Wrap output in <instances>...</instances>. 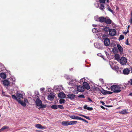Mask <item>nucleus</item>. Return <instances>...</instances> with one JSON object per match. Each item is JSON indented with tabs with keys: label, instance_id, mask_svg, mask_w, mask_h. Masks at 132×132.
Instances as JSON below:
<instances>
[{
	"label": "nucleus",
	"instance_id": "1",
	"mask_svg": "<svg viewBox=\"0 0 132 132\" xmlns=\"http://www.w3.org/2000/svg\"><path fill=\"white\" fill-rule=\"evenodd\" d=\"M12 97L13 99H15L18 103L20 104L21 105L23 106H25L26 105V103H28V101L27 99L24 98V101H23L20 100L17 98V96H15L14 95H12Z\"/></svg>",
	"mask_w": 132,
	"mask_h": 132
},
{
	"label": "nucleus",
	"instance_id": "2",
	"mask_svg": "<svg viewBox=\"0 0 132 132\" xmlns=\"http://www.w3.org/2000/svg\"><path fill=\"white\" fill-rule=\"evenodd\" d=\"M121 88L120 86L114 85L111 87V90L113 91L114 93H118L120 92V89Z\"/></svg>",
	"mask_w": 132,
	"mask_h": 132
},
{
	"label": "nucleus",
	"instance_id": "3",
	"mask_svg": "<svg viewBox=\"0 0 132 132\" xmlns=\"http://www.w3.org/2000/svg\"><path fill=\"white\" fill-rule=\"evenodd\" d=\"M78 81L76 80H71L68 82V84L70 85L74 86L76 85Z\"/></svg>",
	"mask_w": 132,
	"mask_h": 132
},
{
	"label": "nucleus",
	"instance_id": "4",
	"mask_svg": "<svg viewBox=\"0 0 132 132\" xmlns=\"http://www.w3.org/2000/svg\"><path fill=\"white\" fill-rule=\"evenodd\" d=\"M120 64L123 65L126 63L127 60L126 58L125 57H122L121 58L119 61Z\"/></svg>",
	"mask_w": 132,
	"mask_h": 132
},
{
	"label": "nucleus",
	"instance_id": "5",
	"mask_svg": "<svg viewBox=\"0 0 132 132\" xmlns=\"http://www.w3.org/2000/svg\"><path fill=\"white\" fill-rule=\"evenodd\" d=\"M117 45L119 53L121 54H123V49L122 47L119 44H117Z\"/></svg>",
	"mask_w": 132,
	"mask_h": 132
},
{
	"label": "nucleus",
	"instance_id": "6",
	"mask_svg": "<svg viewBox=\"0 0 132 132\" xmlns=\"http://www.w3.org/2000/svg\"><path fill=\"white\" fill-rule=\"evenodd\" d=\"M116 34H105L103 36V37H109L112 38V37L116 35Z\"/></svg>",
	"mask_w": 132,
	"mask_h": 132
},
{
	"label": "nucleus",
	"instance_id": "7",
	"mask_svg": "<svg viewBox=\"0 0 132 132\" xmlns=\"http://www.w3.org/2000/svg\"><path fill=\"white\" fill-rule=\"evenodd\" d=\"M70 121H62L61 123L62 125L63 126H67L70 125Z\"/></svg>",
	"mask_w": 132,
	"mask_h": 132
},
{
	"label": "nucleus",
	"instance_id": "8",
	"mask_svg": "<svg viewBox=\"0 0 132 132\" xmlns=\"http://www.w3.org/2000/svg\"><path fill=\"white\" fill-rule=\"evenodd\" d=\"M104 43L105 46H108L110 44V40L108 38H106L104 40Z\"/></svg>",
	"mask_w": 132,
	"mask_h": 132
},
{
	"label": "nucleus",
	"instance_id": "9",
	"mask_svg": "<svg viewBox=\"0 0 132 132\" xmlns=\"http://www.w3.org/2000/svg\"><path fill=\"white\" fill-rule=\"evenodd\" d=\"M36 105L38 106H41L42 105V101L39 99H37L35 102Z\"/></svg>",
	"mask_w": 132,
	"mask_h": 132
},
{
	"label": "nucleus",
	"instance_id": "10",
	"mask_svg": "<svg viewBox=\"0 0 132 132\" xmlns=\"http://www.w3.org/2000/svg\"><path fill=\"white\" fill-rule=\"evenodd\" d=\"M3 84L4 85L8 86L10 85V81L7 79L3 81Z\"/></svg>",
	"mask_w": 132,
	"mask_h": 132
},
{
	"label": "nucleus",
	"instance_id": "11",
	"mask_svg": "<svg viewBox=\"0 0 132 132\" xmlns=\"http://www.w3.org/2000/svg\"><path fill=\"white\" fill-rule=\"evenodd\" d=\"M77 90L80 92H83L84 90V88L81 86H79L77 87Z\"/></svg>",
	"mask_w": 132,
	"mask_h": 132
},
{
	"label": "nucleus",
	"instance_id": "12",
	"mask_svg": "<svg viewBox=\"0 0 132 132\" xmlns=\"http://www.w3.org/2000/svg\"><path fill=\"white\" fill-rule=\"evenodd\" d=\"M83 86L86 89H90V87L88 84L86 82L83 83Z\"/></svg>",
	"mask_w": 132,
	"mask_h": 132
},
{
	"label": "nucleus",
	"instance_id": "13",
	"mask_svg": "<svg viewBox=\"0 0 132 132\" xmlns=\"http://www.w3.org/2000/svg\"><path fill=\"white\" fill-rule=\"evenodd\" d=\"M16 95L18 100H21V99H22L23 98V95L19 93H17L16 94Z\"/></svg>",
	"mask_w": 132,
	"mask_h": 132
},
{
	"label": "nucleus",
	"instance_id": "14",
	"mask_svg": "<svg viewBox=\"0 0 132 132\" xmlns=\"http://www.w3.org/2000/svg\"><path fill=\"white\" fill-rule=\"evenodd\" d=\"M67 96L68 98L71 100L73 99L75 97V95L72 94H69L67 95Z\"/></svg>",
	"mask_w": 132,
	"mask_h": 132
},
{
	"label": "nucleus",
	"instance_id": "15",
	"mask_svg": "<svg viewBox=\"0 0 132 132\" xmlns=\"http://www.w3.org/2000/svg\"><path fill=\"white\" fill-rule=\"evenodd\" d=\"M54 95L53 94H49L47 97L48 100L50 101H52L54 99Z\"/></svg>",
	"mask_w": 132,
	"mask_h": 132
},
{
	"label": "nucleus",
	"instance_id": "16",
	"mask_svg": "<svg viewBox=\"0 0 132 132\" xmlns=\"http://www.w3.org/2000/svg\"><path fill=\"white\" fill-rule=\"evenodd\" d=\"M106 18L103 16H101L98 18V21L99 22L102 23L105 22Z\"/></svg>",
	"mask_w": 132,
	"mask_h": 132
},
{
	"label": "nucleus",
	"instance_id": "17",
	"mask_svg": "<svg viewBox=\"0 0 132 132\" xmlns=\"http://www.w3.org/2000/svg\"><path fill=\"white\" fill-rule=\"evenodd\" d=\"M58 97L61 98H64L65 97V94L63 92H61L59 93Z\"/></svg>",
	"mask_w": 132,
	"mask_h": 132
},
{
	"label": "nucleus",
	"instance_id": "18",
	"mask_svg": "<svg viewBox=\"0 0 132 132\" xmlns=\"http://www.w3.org/2000/svg\"><path fill=\"white\" fill-rule=\"evenodd\" d=\"M35 127L38 128L40 129H43L45 128V127L43 126L40 124H36L35 125Z\"/></svg>",
	"mask_w": 132,
	"mask_h": 132
},
{
	"label": "nucleus",
	"instance_id": "19",
	"mask_svg": "<svg viewBox=\"0 0 132 132\" xmlns=\"http://www.w3.org/2000/svg\"><path fill=\"white\" fill-rule=\"evenodd\" d=\"M129 71V69L128 68H126L124 69L123 71V73L125 75H127L128 74Z\"/></svg>",
	"mask_w": 132,
	"mask_h": 132
},
{
	"label": "nucleus",
	"instance_id": "20",
	"mask_svg": "<svg viewBox=\"0 0 132 132\" xmlns=\"http://www.w3.org/2000/svg\"><path fill=\"white\" fill-rule=\"evenodd\" d=\"M112 22V21L111 19H106V18L105 22L107 24H110Z\"/></svg>",
	"mask_w": 132,
	"mask_h": 132
},
{
	"label": "nucleus",
	"instance_id": "21",
	"mask_svg": "<svg viewBox=\"0 0 132 132\" xmlns=\"http://www.w3.org/2000/svg\"><path fill=\"white\" fill-rule=\"evenodd\" d=\"M84 108L85 109H86L89 111L92 110H93V108H92L88 106L87 105L84 106Z\"/></svg>",
	"mask_w": 132,
	"mask_h": 132
},
{
	"label": "nucleus",
	"instance_id": "22",
	"mask_svg": "<svg viewBox=\"0 0 132 132\" xmlns=\"http://www.w3.org/2000/svg\"><path fill=\"white\" fill-rule=\"evenodd\" d=\"M107 6L108 7L107 8V10L110 11L113 14L114 13V12L111 9V7H110L109 5H107Z\"/></svg>",
	"mask_w": 132,
	"mask_h": 132
},
{
	"label": "nucleus",
	"instance_id": "23",
	"mask_svg": "<svg viewBox=\"0 0 132 132\" xmlns=\"http://www.w3.org/2000/svg\"><path fill=\"white\" fill-rule=\"evenodd\" d=\"M0 76L2 78L5 79L6 77V76L5 73H1L0 74Z\"/></svg>",
	"mask_w": 132,
	"mask_h": 132
},
{
	"label": "nucleus",
	"instance_id": "24",
	"mask_svg": "<svg viewBox=\"0 0 132 132\" xmlns=\"http://www.w3.org/2000/svg\"><path fill=\"white\" fill-rule=\"evenodd\" d=\"M115 57L116 60L118 61H119L120 60V57L119 55L118 54H116L115 55Z\"/></svg>",
	"mask_w": 132,
	"mask_h": 132
},
{
	"label": "nucleus",
	"instance_id": "25",
	"mask_svg": "<svg viewBox=\"0 0 132 132\" xmlns=\"http://www.w3.org/2000/svg\"><path fill=\"white\" fill-rule=\"evenodd\" d=\"M119 113L120 114H127L128 113V112H127L126 110H123L122 111L119 112Z\"/></svg>",
	"mask_w": 132,
	"mask_h": 132
},
{
	"label": "nucleus",
	"instance_id": "26",
	"mask_svg": "<svg viewBox=\"0 0 132 132\" xmlns=\"http://www.w3.org/2000/svg\"><path fill=\"white\" fill-rule=\"evenodd\" d=\"M100 9L101 10H103L104 9V5L103 4H101L100 5V6L99 7Z\"/></svg>",
	"mask_w": 132,
	"mask_h": 132
},
{
	"label": "nucleus",
	"instance_id": "27",
	"mask_svg": "<svg viewBox=\"0 0 132 132\" xmlns=\"http://www.w3.org/2000/svg\"><path fill=\"white\" fill-rule=\"evenodd\" d=\"M111 32V33H112V32L116 33L115 29H110L109 33H110Z\"/></svg>",
	"mask_w": 132,
	"mask_h": 132
},
{
	"label": "nucleus",
	"instance_id": "28",
	"mask_svg": "<svg viewBox=\"0 0 132 132\" xmlns=\"http://www.w3.org/2000/svg\"><path fill=\"white\" fill-rule=\"evenodd\" d=\"M51 108L52 109H57L58 107L56 105H53L51 106Z\"/></svg>",
	"mask_w": 132,
	"mask_h": 132
},
{
	"label": "nucleus",
	"instance_id": "29",
	"mask_svg": "<svg viewBox=\"0 0 132 132\" xmlns=\"http://www.w3.org/2000/svg\"><path fill=\"white\" fill-rule=\"evenodd\" d=\"M70 121V125H74V124H76L77 123V121Z\"/></svg>",
	"mask_w": 132,
	"mask_h": 132
},
{
	"label": "nucleus",
	"instance_id": "30",
	"mask_svg": "<svg viewBox=\"0 0 132 132\" xmlns=\"http://www.w3.org/2000/svg\"><path fill=\"white\" fill-rule=\"evenodd\" d=\"M109 29H110L109 28V27H105L104 28V30L106 32H109Z\"/></svg>",
	"mask_w": 132,
	"mask_h": 132
},
{
	"label": "nucleus",
	"instance_id": "31",
	"mask_svg": "<svg viewBox=\"0 0 132 132\" xmlns=\"http://www.w3.org/2000/svg\"><path fill=\"white\" fill-rule=\"evenodd\" d=\"M93 33H97L98 32V30L97 28H94L92 29Z\"/></svg>",
	"mask_w": 132,
	"mask_h": 132
},
{
	"label": "nucleus",
	"instance_id": "32",
	"mask_svg": "<svg viewBox=\"0 0 132 132\" xmlns=\"http://www.w3.org/2000/svg\"><path fill=\"white\" fill-rule=\"evenodd\" d=\"M59 102L60 104H62L65 103V100L64 99H60L59 100Z\"/></svg>",
	"mask_w": 132,
	"mask_h": 132
},
{
	"label": "nucleus",
	"instance_id": "33",
	"mask_svg": "<svg viewBox=\"0 0 132 132\" xmlns=\"http://www.w3.org/2000/svg\"><path fill=\"white\" fill-rule=\"evenodd\" d=\"M85 79L84 78H83L81 79L80 81V83L81 84L85 82Z\"/></svg>",
	"mask_w": 132,
	"mask_h": 132
},
{
	"label": "nucleus",
	"instance_id": "34",
	"mask_svg": "<svg viewBox=\"0 0 132 132\" xmlns=\"http://www.w3.org/2000/svg\"><path fill=\"white\" fill-rule=\"evenodd\" d=\"M124 37L123 35H121L120 36L119 38V40H122L124 39Z\"/></svg>",
	"mask_w": 132,
	"mask_h": 132
},
{
	"label": "nucleus",
	"instance_id": "35",
	"mask_svg": "<svg viewBox=\"0 0 132 132\" xmlns=\"http://www.w3.org/2000/svg\"><path fill=\"white\" fill-rule=\"evenodd\" d=\"M2 128H3L4 130L9 128V127L7 126H3L2 127Z\"/></svg>",
	"mask_w": 132,
	"mask_h": 132
},
{
	"label": "nucleus",
	"instance_id": "36",
	"mask_svg": "<svg viewBox=\"0 0 132 132\" xmlns=\"http://www.w3.org/2000/svg\"><path fill=\"white\" fill-rule=\"evenodd\" d=\"M69 116L70 118L73 119H75L76 118V116Z\"/></svg>",
	"mask_w": 132,
	"mask_h": 132
},
{
	"label": "nucleus",
	"instance_id": "37",
	"mask_svg": "<svg viewBox=\"0 0 132 132\" xmlns=\"http://www.w3.org/2000/svg\"><path fill=\"white\" fill-rule=\"evenodd\" d=\"M57 107L58 108H60V109H64V107L63 106V105H57Z\"/></svg>",
	"mask_w": 132,
	"mask_h": 132
},
{
	"label": "nucleus",
	"instance_id": "38",
	"mask_svg": "<svg viewBox=\"0 0 132 132\" xmlns=\"http://www.w3.org/2000/svg\"><path fill=\"white\" fill-rule=\"evenodd\" d=\"M82 118L80 117L76 116V118H75V119L81 120Z\"/></svg>",
	"mask_w": 132,
	"mask_h": 132
},
{
	"label": "nucleus",
	"instance_id": "39",
	"mask_svg": "<svg viewBox=\"0 0 132 132\" xmlns=\"http://www.w3.org/2000/svg\"><path fill=\"white\" fill-rule=\"evenodd\" d=\"M100 3H104L105 2V0H99Z\"/></svg>",
	"mask_w": 132,
	"mask_h": 132
},
{
	"label": "nucleus",
	"instance_id": "40",
	"mask_svg": "<svg viewBox=\"0 0 132 132\" xmlns=\"http://www.w3.org/2000/svg\"><path fill=\"white\" fill-rule=\"evenodd\" d=\"M45 88H42L40 89V90L41 91L42 93H43V91L44 90Z\"/></svg>",
	"mask_w": 132,
	"mask_h": 132
},
{
	"label": "nucleus",
	"instance_id": "41",
	"mask_svg": "<svg viewBox=\"0 0 132 132\" xmlns=\"http://www.w3.org/2000/svg\"><path fill=\"white\" fill-rule=\"evenodd\" d=\"M78 97L80 98H84L85 97L83 95H81L78 96Z\"/></svg>",
	"mask_w": 132,
	"mask_h": 132
},
{
	"label": "nucleus",
	"instance_id": "42",
	"mask_svg": "<svg viewBox=\"0 0 132 132\" xmlns=\"http://www.w3.org/2000/svg\"><path fill=\"white\" fill-rule=\"evenodd\" d=\"M84 117L86 119H88V120H90V119L89 118V117L88 116H84Z\"/></svg>",
	"mask_w": 132,
	"mask_h": 132
},
{
	"label": "nucleus",
	"instance_id": "43",
	"mask_svg": "<svg viewBox=\"0 0 132 132\" xmlns=\"http://www.w3.org/2000/svg\"><path fill=\"white\" fill-rule=\"evenodd\" d=\"M129 22L130 23V24L132 23V18H130L129 20Z\"/></svg>",
	"mask_w": 132,
	"mask_h": 132
},
{
	"label": "nucleus",
	"instance_id": "44",
	"mask_svg": "<svg viewBox=\"0 0 132 132\" xmlns=\"http://www.w3.org/2000/svg\"><path fill=\"white\" fill-rule=\"evenodd\" d=\"M130 27V26L129 25L128 27V30L126 32H123V33H128L129 32V31H128V28Z\"/></svg>",
	"mask_w": 132,
	"mask_h": 132
},
{
	"label": "nucleus",
	"instance_id": "45",
	"mask_svg": "<svg viewBox=\"0 0 132 132\" xmlns=\"http://www.w3.org/2000/svg\"><path fill=\"white\" fill-rule=\"evenodd\" d=\"M128 38H127V39L126 42V45H129V44L128 43Z\"/></svg>",
	"mask_w": 132,
	"mask_h": 132
},
{
	"label": "nucleus",
	"instance_id": "46",
	"mask_svg": "<svg viewBox=\"0 0 132 132\" xmlns=\"http://www.w3.org/2000/svg\"><path fill=\"white\" fill-rule=\"evenodd\" d=\"M81 120L84 121V122H85L87 123H88V122L86 120H85V119H84L83 118H82Z\"/></svg>",
	"mask_w": 132,
	"mask_h": 132
},
{
	"label": "nucleus",
	"instance_id": "47",
	"mask_svg": "<svg viewBox=\"0 0 132 132\" xmlns=\"http://www.w3.org/2000/svg\"><path fill=\"white\" fill-rule=\"evenodd\" d=\"M2 96H5V93L4 92H2Z\"/></svg>",
	"mask_w": 132,
	"mask_h": 132
},
{
	"label": "nucleus",
	"instance_id": "48",
	"mask_svg": "<svg viewBox=\"0 0 132 132\" xmlns=\"http://www.w3.org/2000/svg\"><path fill=\"white\" fill-rule=\"evenodd\" d=\"M100 102L102 103V104L103 105H104L105 103H104V102L103 101H100Z\"/></svg>",
	"mask_w": 132,
	"mask_h": 132
},
{
	"label": "nucleus",
	"instance_id": "49",
	"mask_svg": "<svg viewBox=\"0 0 132 132\" xmlns=\"http://www.w3.org/2000/svg\"><path fill=\"white\" fill-rule=\"evenodd\" d=\"M12 79H14V80H13V82H12V84H14V83H15V79L14 78H12Z\"/></svg>",
	"mask_w": 132,
	"mask_h": 132
},
{
	"label": "nucleus",
	"instance_id": "50",
	"mask_svg": "<svg viewBox=\"0 0 132 132\" xmlns=\"http://www.w3.org/2000/svg\"><path fill=\"white\" fill-rule=\"evenodd\" d=\"M88 100H89V101H90L91 102H92L93 101L91 99L89 98H88Z\"/></svg>",
	"mask_w": 132,
	"mask_h": 132
},
{
	"label": "nucleus",
	"instance_id": "51",
	"mask_svg": "<svg viewBox=\"0 0 132 132\" xmlns=\"http://www.w3.org/2000/svg\"><path fill=\"white\" fill-rule=\"evenodd\" d=\"M4 130L3 128L2 127L0 129V132L4 131Z\"/></svg>",
	"mask_w": 132,
	"mask_h": 132
},
{
	"label": "nucleus",
	"instance_id": "52",
	"mask_svg": "<svg viewBox=\"0 0 132 132\" xmlns=\"http://www.w3.org/2000/svg\"><path fill=\"white\" fill-rule=\"evenodd\" d=\"M58 87V86H54V88L55 89H57Z\"/></svg>",
	"mask_w": 132,
	"mask_h": 132
},
{
	"label": "nucleus",
	"instance_id": "53",
	"mask_svg": "<svg viewBox=\"0 0 132 132\" xmlns=\"http://www.w3.org/2000/svg\"><path fill=\"white\" fill-rule=\"evenodd\" d=\"M130 84L131 85H132V78L130 79Z\"/></svg>",
	"mask_w": 132,
	"mask_h": 132
},
{
	"label": "nucleus",
	"instance_id": "54",
	"mask_svg": "<svg viewBox=\"0 0 132 132\" xmlns=\"http://www.w3.org/2000/svg\"><path fill=\"white\" fill-rule=\"evenodd\" d=\"M101 108L103 109H105V108L103 106H101Z\"/></svg>",
	"mask_w": 132,
	"mask_h": 132
},
{
	"label": "nucleus",
	"instance_id": "55",
	"mask_svg": "<svg viewBox=\"0 0 132 132\" xmlns=\"http://www.w3.org/2000/svg\"><path fill=\"white\" fill-rule=\"evenodd\" d=\"M114 68H116V69H118V67L116 66H114Z\"/></svg>",
	"mask_w": 132,
	"mask_h": 132
},
{
	"label": "nucleus",
	"instance_id": "56",
	"mask_svg": "<svg viewBox=\"0 0 132 132\" xmlns=\"http://www.w3.org/2000/svg\"><path fill=\"white\" fill-rule=\"evenodd\" d=\"M79 115L80 116L83 117H84V116H84V115H82V114H79Z\"/></svg>",
	"mask_w": 132,
	"mask_h": 132
},
{
	"label": "nucleus",
	"instance_id": "57",
	"mask_svg": "<svg viewBox=\"0 0 132 132\" xmlns=\"http://www.w3.org/2000/svg\"><path fill=\"white\" fill-rule=\"evenodd\" d=\"M5 96H6L9 97H10V96L8 95H5Z\"/></svg>",
	"mask_w": 132,
	"mask_h": 132
},
{
	"label": "nucleus",
	"instance_id": "58",
	"mask_svg": "<svg viewBox=\"0 0 132 132\" xmlns=\"http://www.w3.org/2000/svg\"><path fill=\"white\" fill-rule=\"evenodd\" d=\"M111 62H110V65L111 67L112 68V67H113L111 66Z\"/></svg>",
	"mask_w": 132,
	"mask_h": 132
},
{
	"label": "nucleus",
	"instance_id": "59",
	"mask_svg": "<svg viewBox=\"0 0 132 132\" xmlns=\"http://www.w3.org/2000/svg\"><path fill=\"white\" fill-rule=\"evenodd\" d=\"M129 95H130V96H132V93H130V94H129Z\"/></svg>",
	"mask_w": 132,
	"mask_h": 132
},
{
	"label": "nucleus",
	"instance_id": "60",
	"mask_svg": "<svg viewBox=\"0 0 132 132\" xmlns=\"http://www.w3.org/2000/svg\"><path fill=\"white\" fill-rule=\"evenodd\" d=\"M108 92H109V94H112V92H108Z\"/></svg>",
	"mask_w": 132,
	"mask_h": 132
},
{
	"label": "nucleus",
	"instance_id": "61",
	"mask_svg": "<svg viewBox=\"0 0 132 132\" xmlns=\"http://www.w3.org/2000/svg\"><path fill=\"white\" fill-rule=\"evenodd\" d=\"M106 2L107 3H109V0H106Z\"/></svg>",
	"mask_w": 132,
	"mask_h": 132
},
{
	"label": "nucleus",
	"instance_id": "62",
	"mask_svg": "<svg viewBox=\"0 0 132 132\" xmlns=\"http://www.w3.org/2000/svg\"><path fill=\"white\" fill-rule=\"evenodd\" d=\"M131 15H132V10L131 11Z\"/></svg>",
	"mask_w": 132,
	"mask_h": 132
},
{
	"label": "nucleus",
	"instance_id": "63",
	"mask_svg": "<svg viewBox=\"0 0 132 132\" xmlns=\"http://www.w3.org/2000/svg\"><path fill=\"white\" fill-rule=\"evenodd\" d=\"M96 44H94V45L95 46V45H96Z\"/></svg>",
	"mask_w": 132,
	"mask_h": 132
},
{
	"label": "nucleus",
	"instance_id": "64",
	"mask_svg": "<svg viewBox=\"0 0 132 132\" xmlns=\"http://www.w3.org/2000/svg\"><path fill=\"white\" fill-rule=\"evenodd\" d=\"M131 17L130 18H132V15H131Z\"/></svg>",
	"mask_w": 132,
	"mask_h": 132
}]
</instances>
